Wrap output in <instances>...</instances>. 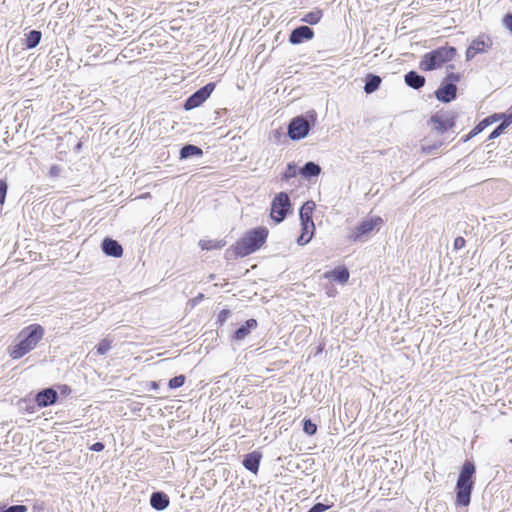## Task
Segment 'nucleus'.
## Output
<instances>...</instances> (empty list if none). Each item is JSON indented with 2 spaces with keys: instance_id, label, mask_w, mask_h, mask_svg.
<instances>
[{
  "instance_id": "nucleus-1",
  "label": "nucleus",
  "mask_w": 512,
  "mask_h": 512,
  "mask_svg": "<svg viewBox=\"0 0 512 512\" xmlns=\"http://www.w3.org/2000/svg\"><path fill=\"white\" fill-rule=\"evenodd\" d=\"M44 328L40 324L24 327L18 334V342L9 346L8 354L14 359H20L34 350L44 337Z\"/></svg>"
},
{
  "instance_id": "nucleus-2",
  "label": "nucleus",
  "mask_w": 512,
  "mask_h": 512,
  "mask_svg": "<svg viewBox=\"0 0 512 512\" xmlns=\"http://www.w3.org/2000/svg\"><path fill=\"white\" fill-rule=\"evenodd\" d=\"M269 235L268 228L259 226L247 231L232 246L235 256L245 257L259 250L267 241Z\"/></svg>"
},
{
  "instance_id": "nucleus-3",
  "label": "nucleus",
  "mask_w": 512,
  "mask_h": 512,
  "mask_svg": "<svg viewBox=\"0 0 512 512\" xmlns=\"http://www.w3.org/2000/svg\"><path fill=\"white\" fill-rule=\"evenodd\" d=\"M476 467L473 462L465 461L461 467L456 482L455 504L461 507H467L471 501V493L475 484L474 476Z\"/></svg>"
},
{
  "instance_id": "nucleus-4",
  "label": "nucleus",
  "mask_w": 512,
  "mask_h": 512,
  "mask_svg": "<svg viewBox=\"0 0 512 512\" xmlns=\"http://www.w3.org/2000/svg\"><path fill=\"white\" fill-rule=\"evenodd\" d=\"M456 55L457 50L453 46L445 45L438 47L422 56L419 62V68L422 71L436 70L452 61Z\"/></svg>"
},
{
  "instance_id": "nucleus-5",
  "label": "nucleus",
  "mask_w": 512,
  "mask_h": 512,
  "mask_svg": "<svg viewBox=\"0 0 512 512\" xmlns=\"http://www.w3.org/2000/svg\"><path fill=\"white\" fill-rule=\"evenodd\" d=\"M457 117V113L452 110L440 109L431 115L428 125L433 132L443 135L454 129Z\"/></svg>"
},
{
  "instance_id": "nucleus-6",
  "label": "nucleus",
  "mask_w": 512,
  "mask_h": 512,
  "mask_svg": "<svg viewBox=\"0 0 512 512\" xmlns=\"http://www.w3.org/2000/svg\"><path fill=\"white\" fill-rule=\"evenodd\" d=\"M384 221L380 216L370 217L360 222L349 234L348 238L352 242H361L366 240L371 234L378 232L383 226Z\"/></svg>"
},
{
  "instance_id": "nucleus-7",
  "label": "nucleus",
  "mask_w": 512,
  "mask_h": 512,
  "mask_svg": "<svg viewBox=\"0 0 512 512\" xmlns=\"http://www.w3.org/2000/svg\"><path fill=\"white\" fill-rule=\"evenodd\" d=\"M291 210V202L286 192H279L271 202L270 217L275 223H281Z\"/></svg>"
},
{
  "instance_id": "nucleus-8",
  "label": "nucleus",
  "mask_w": 512,
  "mask_h": 512,
  "mask_svg": "<svg viewBox=\"0 0 512 512\" xmlns=\"http://www.w3.org/2000/svg\"><path fill=\"white\" fill-rule=\"evenodd\" d=\"M492 39L487 34H480L472 40L466 50V59L471 60L480 53L487 52L492 47Z\"/></svg>"
},
{
  "instance_id": "nucleus-9",
  "label": "nucleus",
  "mask_w": 512,
  "mask_h": 512,
  "mask_svg": "<svg viewBox=\"0 0 512 512\" xmlns=\"http://www.w3.org/2000/svg\"><path fill=\"white\" fill-rule=\"evenodd\" d=\"M215 86V83L210 82L197 90L185 101L184 108L186 110H191L200 106L211 95L215 89Z\"/></svg>"
},
{
  "instance_id": "nucleus-10",
  "label": "nucleus",
  "mask_w": 512,
  "mask_h": 512,
  "mask_svg": "<svg viewBox=\"0 0 512 512\" xmlns=\"http://www.w3.org/2000/svg\"><path fill=\"white\" fill-rule=\"evenodd\" d=\"M309 132V123L303 117L293 118L288 126V135L292 140L304 138Z\"/></svg>"
},
{
  "instance_id": "nucleus-11",
  "label": "nucleus",
  "mask_w": 512,
  "mask_h": 512,
  "mask_svg": "<svg viewBox=\"0 0 512 512\" xmlns=\"http://www.w3.org/2000/svg\"><path fill=\"white\" fill-rule=\"evenodd\" d=\"M457 86L453 83L442 84L435 92L436 98L444 103H449L456 98Z\"/></svg>"
},
{
  "instance_id": "nucleus-12",
  "label": "nucleus",
  "mask_w": 512,
  "mask_h": 512,
  "mask_svg": "<svg viewBox=\"0 0 512 512\" xmlns=\"http://www.w3.org/2000/svg\"><path fill=\"white\" fill-rule=\"evenodd\" d=\"M313 37L314 31L310 27L299 26L291 32L289 36V42L291 44H299L305 40H311Z\"/></svg>"
},
{
  "instance_id": "nucleus-13",
  "label": "nucleus",
  "mask_w": 512,
  "mask_h": 512,
  "mask_svg": "<svg viewBox=\"0 0 512 512\" xmlns=\"http://www.w3.org/2000/svg\"><path fill=\"white\" fill-rule=\"evenodd\" d=\"M58 398L57 392L52 388H47L40 391L36 397L35 401L37 406L40 408L47 407L49 405H53L56 403Z\"/></svg>"
},
{
  "instance_id": "nucleus-14",
  "label": "nucleus",
  "mask_w": 512,
  "mask_h": 512,
  "mask_svg": "<svg viewBox=\"0 0 512 512\" xmlns=\"http://www.w3.org/2000/svg\"><path fill=\"white\" fill-rule=\"evenodd\" d=\"M349 277V270L345 266H337L333 270L324 273V278L334 280L340 284H346Z\"/></svg>"
},
{
  "instance_id": "nucleus-15",
  "label": "nucleus",
  "mask_w": 512,
  "mask_h": 512,
  "mask_svg": "<svg viewBox=\"0 0 512 512\" xmlns=\"http://www.w3.org/2000/svg\"><path fill=\"white\" fill-rule=\"evenodd\" d=\"M102 250L106 255L115 258H119L123 255L122 246L116 240H113L111 238H105L103 240Z\"/></svg>"
},
{
  "instance_id": "nucleus-16",
  "label": "nucleus",
  "mask_w": 512,
  "mask_h": 512,
  "mask_svg": "<svg viewBox=\"0 0 512 512\" xmlns=\"http://www.w3.org/2000/svg\"><path fill=\"white\" fill-rule=\"evenodd\" d=\"M301 234L297 239V243L299 245H305L309 243L314 235L315 224L313 221H306V223H301Z\"/></svg>"
},
{
  "instance_id": "nucleus-17",
  "label": "nucleus",
  "mask_w": 512,
  "mask_h": 512,
  "mask_svg": "<svg viewBox=\"0 0 512 512\" xmlns=\"http://www.w3.org/2000/svg\"><path fill=\"white\" fill-rule=\"evenodd\" d=\"M261 454L257 451L249 453L245 456L243 460V466L251 471L252 473H257L260 465Z\"/></svg>"
},
{
  "instance_id": "nucleus-18",
  "label": "nucleus",
  "mask_w": 512,
  "mask_h": 512,
  "mask_svg": "<svg viewBox=\"0 0 512 512\" xmlns=\"http://www.w3.org/2000/svg\"><path fill=\"white\" fill-rule=\"evenodd\" d=\"M257 325L258 324L255 319H248L244 325L234 332L233 339L237 341L245 339L250 334L251 329H255Z\"/></svg>"
},
{
  "instance_id": "nucleus-19",
  "label": "nucleus",
  "mask_w": 512,
  "mask_h": 512,
  "mask_svg": "<svg viewBox=\"0 0 512 512\" xmlns=\"http://www.w3.org/2000/svg\"><path fill=\"white\" fill-rule=\"evenodd\" d=\"M169 497L162 492H154L150 498L151 506L156 510H164L169 506Z\"/></svg>"
},
{
  "instance_id": "nucleus-20",
  "label": "nucleus",
  "mask_w": 512,
  "mask_h": 512,
  "mask_svg": "<svg viewBox=\"0 0 512 512\" xmlns=\"http://www.w3.org/2000/svg\"><path fill=\"white\" fill-rule=\"evenodd\" d=\"M405 83L414 89H420L425 85V78L415 71H410L405 75Z\"/></svg>"
},
{
  "instance_id": "nucleus-21",
  "label": "nucleus",
  "mask_w": 512,
  "mask_h": 512,
  "mask_svg": "<svg viewBox=\"0 0 512 512\" xmlns=\"http://www.w3.org/2000/svg\"><path fill=\"white\" fill-rule=\"evenodd\" d=\"M443 145L444 141L441 139H436L433 141L424 139V143L421 145L420 151L425 155H431L436 153Z\"/></svg>"
},
{
  "instance_id": "nucleus-22",
  "label": "nucleus",
  "mask_w": 512,
  "mask_h": 512,
  "mask_svg": "<svg viewBox=\"0 0 512 512\" xmlns=\"http://www.w3.org/2000/svg\"><path fill=\"white\" fill-rule=\"evenodd\" d=\"M299 173L304 178L316 177L321 173V168L314 162H307L300 170Z\"/></svg>"
},
{
  "instance_id": "nucleus-23",
  "label": "nucleus",
  "mask_w": 512,
  "mask_h": 512,
  "mask_svg": "<svg viewBox=\"0 0 512 512\" xmlns=\"http://www.w3.org/2000/svg\"><path fill=\"white\" fill-rule=\"evenodd\" d=\"M198 244L202 250L210 251L222 249L226 242L224 240L201 239Z\"/></svg>"
},
{
  "instance_id": "nucleus-24",
  "label": "nucleus",
  "mask_w": 512,
  "mask_h": 512,
  "mask_svg": "<svg viewBox=\"0 0 512 512\" xmlns=\"http://www.w3.org/2000/svg\"><path fill=\"white\" fill-rule=\"evenodd\" d=\"M322 17L323 11L321 9H314L313 11L306 13L301 21L310 25H316L320 22Z\"/></svg>"
},
{
  "instance_id": "nucleus-25",
  "label": "nucleus",
  "mask_w": 512,
  "mask_h": 512,
  "mask_svg": "<svg viewBox=\"0 0 512 512\" xmlns=\"http://www.w3.org/2000/svg\"><path fill=\"white\" fill-rule=\"evenodd\" d=\"M381 84V78L377 75H368L367 80L364 86V90L367 94L373 93L376 91Z\"/></svg>"
},
{
  "instance_id": "nucleus-26",
  "label": "nucleus",
  "mask_w": 512,
  "mask_h": 512,
  "mask_svg": "<svg viewBox=\"0 0 512 512\" xmlns=\"http://www.w3.org/2000/svg\"><path fill=\"white\" fill-rule=\"evenodd\" d=\"M42 34L40 31L32 30L28 34H26L25 44L28 49H32L36 47L40 40H41Z\"/></svg>"
},
{
  "instance_id": "nucleus-27",
  "label": "nucleus",
  "mask_w": 512,
  "mask_h": 512,
  "mask_svg": "<svg viewBox=\"0 0 512 512\" xmlns=\"http://www.w3.org/2000/svg\"><path fill=\"white\" fill-rule=\"evenodd\" d=\"M198 155H202V150L195 146V145H185L181 150H180V157L181 158H188V157H191V156H198Z\"/></svg>"
},
{
  "instance_id": "nucleus-28",
  "label": "nucleus",
  "mask_w": 512,
  "mask_h": 512,
  "mask_svg": "<svg viewBox=\"0 0 512 512\" xmlns=\"http://www.w3.org/2000/svg\"><path fill=\"white\" fill-rule=\"evenodd\" d=\"M488 120H485V118L483 120H481L464 138V141H468L470 139H472L473 137H475L476 135H478L479 133H481L488 125Z\"/></svg>"
},
{
  "instance_id": "nucleus-29",
  "label": "nucleus",
  "mask_w": 512,
  "mask_h": 512,
  "mask_svg": "<svg viewBox=\"0 0 512 512\" xmlns=\"http://www.w3.org/2000/svg\"><path fill=\"white\" fill-rule=\"evenodd\" d=\"M112 346V341L108 338L102 339L96 346V351L99 355L106 354Z\"/></svg>"
},
{
  "instance_id": "nucleus-30",
  "label": "nucleus",
  "mask_w": 512,
  "mask_h": 512,
  "mask_svg": "<svg viewBox=\"0 0 512 512\" xmlns=\"http://www.w3.org/2000/svg\"><path fill=\"white\" fill-rule=\"evenodd\" d=\"M298 173L297 166L294 163H289L285 169V171L282 174L283 180H289L291 178H294Z\"/></svg>"
},
{
  "instance_id": "nucleus-31",
  "label": "nucleus",
  "mask_w": 512,
  "mask_h": 512,
  "mask_svg": "<svg viewBox=\"0 0 512 512\" xmlns=\"http://www.w3.org/2000/svg\"><path fill=\"white\" fill-rule=\"evenodd\" d=\"M300 220L301 223L306 221H313L312 219V207H308L307 204L303 205L300 209Z\"/></svg>"
},
{
  "instance_id": "nucleus-32",
  "label": "nucleus",
  "mask_w": 512,
  "mask_h": 512,
  "mask_svg": "<svg viewBox=\"0 0 512 512\" xmlns=\"http://www.w3.org/2000/svg\"><path fill=\"white\" fill-rule=\"evenodd\" d=\"M186 381L185 375H178L169 380L168 386L170 389H176L184 385Z\"/></svg>"
},
{
  "instance_id": "nucleus-33",
  "label": "nucleus",
  "mask_w": 512,
  "mask_h": 512,
  "mask_svg": "<svg viewBox=\"0 0 512 512\" xmlns=\"http://www.w3.org/2000/svg\"><path fill=\"white\" fill-rule=\"evenodd\" d=\"M303 430L308 435H314L317 432V425L313 423L310 419H304Z\"/></svg>"
},
{
  "instance_id": "nucleus-34",
  "label": "nucleus",
  "mask_w": 512,
  "mask_h": 512,
  "mask_svg": "<svg viewBox=\"0 0 512 512\" xmlns=\"http://www.w3.org/2000/svg\"><path fill=\"white\" fill-rule=\"evenodd\" d=\"M461 79V75L459 73H455L452 71H448L445 76L446 83H453L456 84Z\"/></svg>"
},
{
  "instance_id": "nucleus-35",
  "label": "nucleus",
  "mask_w": 512,
  "mask_h": 512,
  "mask_svg": "<svg viewBox=\"0 0 512 512\" xmlns=\"http://www.w3.org/2000/svg\"><path fill=\"white\" fill-rule=\"evenodd\" d=\"M6 193L7 183L4 180H0V205H3L5 202Z\"/></svg>"
},
{
  "instance_id": "nucleus-36",
  "label": "nucleus",
  "mask_w": 512,
  "mask_h": 512,
  "mask_svg": "<svg viewBox=\"0 0 512 512\" xmlns=\"http://www.w3.org/2000/svg\"><path fill=\"white\" fill-rule=\"evenodd\" d=\"M230 316V311L227 310V309H223L219 312L218 314V317H217V321L220 325H223L226 320L228 319V317Z\"/></svg>"
},
{
  "instance_id": "nucleus-37",
  "label": "nucleus",
  "mask_w": 512,
  "mask_h": 512,
  "mask_svg": "<svg viewBox=\"0 0 512 512\" xmlns=\"http://www.w3.org/2000/svg\"><path fill=\"white\" fill-rule=\"evenodd\" d=\"M504 117V113H494L488 117L485 118V120H488V125H491L495 122H498L500 120H502V118Z\"/></svg>"
},
{
  "instance_id": "nucleus-38",
  "label": "nucleus",
  "mask_w": 512,
  "mask_h": 512,
  "mask_svg": "<svg viewBox=\"0 0 512 512\" xmlns=\"http://www.w3.org/2000/svg\"><path fill=\"white\" fill-rule=\"evenodd\" d=\"M505 129V126L500 124L490 133L489 139L492 140L499 137L504 132Z\"/></svg>"
},
{
  "instance_id": "nucleus-39",
  "label": "nucleus",
  "mask_w": 512,
  "mask_h": 512,
  "mask_svg": "<svg viewBox=\"0 0 512 512\" xmlns=\"http://www.w3.org/2000/svg\"><path fill=\"white\" fill-rule=\"evenodd\" d=\"M465 245H466V240L463 237L459 236L454 239L453 246H454L455 250H460V249L464 248Z\"/></svg>"
},
{
  "instance_id": "nucleus-40",
  "label": "nucleus",
  "mask_w": 512,
  "mask_h": 512,
  "mask_svg": "<svg viewBox=\"0 0 512 512\" xmlns=\"http://www.w3.org/2000/svg\"><path fill=\"white\" fill-rule=\"evenodd\" d=\"M502 22H503V25L512 33V14L507 13L503 17Z\"/></svg>"
},
{
  "instance_id": "nucleus-41",
  "label": "nucleus",
  "mask_w": 512,
  "mask_h": 512,
  "mask_svg": "<svg viewBox=\"0 0 512 512\" xmlns=\"http://www.w3.org/2000/svg\"><path fill=\"white\" fill-rule=\"evenodd\" d=\"M501 124L504 125L505 128L512 124V112L509 113L508 115L504 114Z\"/></svg>"
},
{
  "instance_id": "nucleus-42",
  "label": "nucleus",
  "mask_w": 512,
  "mask_h": 512,
  "mask_svg": "<svg viewBox=\"0 0 512 512\" xmlns=\"http://www.w3.org/2000/svg\"><path fill=\"white\" fill-rule=\"evenodd\" d=\"M60 172H61V169L58 165H52L49 169V175L51 177L59 176Z\"/></svg>"
},
{
  "instance_id": "nucleus-43",
  "label": "nucleus",
  "mask_w": 512,
  "mask_h": 512,
  "mask_svg": "<svg viewBox=\"0 0 512 512\" xmlns=\"http://www.w3.org/2000/svg\"><path fill=\"white\" fill-rule=\"evenodd\" d=\"M90 449L95 452H100L104 449V444L102 442H96L90 447Z\"/></svg>"
},
{
  "instance_id": "nucleus-44",
  "label": "nucleus",
  "mask_w": 512,
  "mask_h": 512,
  "mask_svg": "<svg viewBox=\"0 0 512 512\" xmlns=\"http://www.w3.org/2000/svg\"><path fill=\"white\" fill-rule=\"evenodd\" d=\"M149 388H150L151 390H157V389L159 388V384H158L156 381H151V382L149 383Z\"/></svg>"
},
{
  "instance_id": "nucleus-45",
  "label": "nucleus",
  "mask_w": 512,
  "mask_h": 512,
  "mask_svg": "<svg viewBox=\"0 0 512 512\" xmlns=\"http://www.w3.org/2000/svg\"><path fill=\"white\" fill-rule=\"evenodd\" d=\"M204 298V295L202 293L198 294L196 297H195V301L198 302V301H201L202 299Z\"/></svg>"
}]
</instances>
